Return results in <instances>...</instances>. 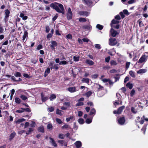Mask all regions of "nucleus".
<instances>
[{"label":"nucleus","instance_id":"nucleus-26","mask_svg":"<svg viewBox=\"0 0 148 148\" xmlns=\"http://www.w3.org/2000/svg\"><path fill=\"white\" fill-rule=\"evenodd\" d=\"M119 23V21L113 19L112 21L111 25H113V24H118Z\"/></svg>","mask_w":148,"mask_h":148},{"label":"nucleus","instance_id":"nucleus-5","mask_svg":"<svg viewBox=\"0 0 148 148\" xmlns=\"http://www.w3.org/2000/svg\"><path fill=\"white\" fill-rule=\"evenodd\" d=\"M110 33L111 35L114 37H115L118 33L115 30L112 28L110 30Z\"/></svg>","mask_w":148,"mask_h":148},{"label":"nucleus","instance_id":"nucleus-59","mask_svg":"<svg viewBox=\"0 0 148 148\" xmlns=\"http://www.w3.org/2000/svg\"><path fill=\"white\" fill-rule=\"evenodd\" d=\"M95 46L96 48L98 49H99L101 48V47L99 44H96L95 45Z\"/></svg>","mask_w":148,"mask_h":148},{"label":"nucleus","instance_id":"nucleus-6","mask_svg":"<svg viewBox=\"0 0 148 148\" xmlns=\"http://www.w3.org/2000/svg\"><path fill=\"white\" fill-rule=\"evenodd\" d=\"M51 45H50V46L52 50H54L55 49V47L57 45V44L55 41H52L51 42Z\"/></svg>","mask_w":148,"mask_h":148},{"label":"nucleus","instance_id":"nucleus-40","mask_svg":"<svg viewBox=\"0 0 148 148\" xmlns=\"http://www.w3.org/2000/svg\"><path fill=\"white\" fill-rule=\"evenodd\" d=\"M123 13L126 15L127 16H128L130 14V13L129 12L128 10H124L123 11Z\"/></svg>","mask_w":148,"mask_h":148},{"label":"nucleus","instance_id":"nucleus-38","mask_svg":"<svg viewBox=\"0 0 148 148\" xmlns=\"http://www.w3.org/2000/svg\"><path fill=\"white\" fill-rule=\"evenodd\" d=\"M92 92L90 91L88 92L85 94V95L87 97H89L92 94Z\"/></svg>","mask_w":148,"mask_h":148},{"label":"nucleus","instance_id":"nucleus-48","mask_svg":"<svg viewBox=\"0 0 148 148\" xmlns=\"http://www.w3.org/2000/svg\"><path fill=\"white\" fill-rule=\"evenodd\" d=\"M79 21L80 22H84L86 21V20L84 18H81L79 19Z\"/></svg>","mask_w":148,"mask_h":148},{"label":"nucleus","instance_id":"nucleus-45","mask_svg":"<svg viewBox=\"0 0 148 148\" xmlns=\"http://www.w3.org/2000/svg\"><path fill=\"white\" fill-rule=\"evenodd\" d=\"M65 137L64 135L62 134H60L59 135V138L60 139H63Z\"/></svg>","mask_w":148,"mask_h":148},{"label":"nucleus","instance_id":"nucleus-62","mask_svg":"<svg viewBox=\"0 0 148 148\" xmlns=\"http://www.w3.org/2000/svg\"><path fill=\"white\" fill-rule=\"evenodd\" d=\"M84 105V103L82 102H79L76 104L77 106H81Z\"/></svg>","mask_w":148,"mask_h":148},{"label":"nucleus","instance_id":"nucleus-23","mask_svg":"<svg viewBox=\"0 0 148 148\" xmlns=\"http://www.w3.org/2000/svg\"><path fill=\"white\" fill-rule=\"evenodd\" d=\"M82 81L83 82L88 83L89 82V79L87 78H84L82 79Z\"/></svg>","mask_w":148,"mask_h":148},{"label":"nucleus","instance_id":"nucleus-14","mask_svg":"<svg viewBox=\"0 0 148 148\" xmlns=\"http://www.w3.org/2000/svg\"><path fill=\"white\" fill-rule=\"evenodd\" d=\"M19 16L22 18L23 20H26L27 19L28 17L27 16L25 15L22 13H21L20 14Z\"/></svg>","mask_w":148,"mask_h":148},{"label":"nucleus","instance_id":"nucleus-11","mask_svg":"<svg viewBox=\"0 0 148 148\" xmlns=\"http://www.w3.org/2000/svg\"><path fill=\"white\" fill-rule=\"evenodd\" d=\"M85 63L90 66L93 65L94 64V62L91 60L87 59L85 61Z\"/></svg>","mask_w":148,"mask_h":148},{"label":"nucleus","instance_id":"nucleus-28","mask_svg":"<svg viewBox=\"0 0 148 148\" xmlns=\"http://www.w3.org/2000/svg\"><path fill=\"white\" fill-rule=\"evenodd\" d=\"M63 106H65L67 108L70 106V102H65L63 103Z\"/></svg>","mask_w":148,"mask_h":148},{"label":"nucleus","instance_id":"nucleus-29","mask_svg":"<svg viewBox=\"0 0 148 148\" xmlns=\"http://www.w3.org/2000/svg\"><path fill=\"white\" fill-rule=\"evenodd\" d=\"M91 26L89 25H84L83 26L82 28L84 29H90Z\"/></svg>","mask_w":148,"mask_h":148},{"label":"nucleus","instance_id":"nucleus-63","mask_svg":"<svg viewBox=\"0 0 148 148\" xmlns=\"http://www.w3.org/2000/svg\"><path fill=\"white\" fill-rule=\"evenodd\" d=\"M82 41L84 42H88L89 41V40L87 38H84L82 39Z\"/></svg>","mask_w":148,"mask_h":148},{"label":"nucleus","instance_id":"nucleus-33","mask_svg":"<svg viewBox=\"0 0 148 148\" xmlns=\"http://www.w3.org/2000/svg\"><path fill=\"white\" fill-rule=\"evenodd\" d=\"M56 98V96L54 94H52L51 95L50 97V99L51 101L53 100L54 99Z\"/></svg>","mask_w":148,"mask_h":148},{"label":"nucleus","instance_id":"nucleus-19","mask_svg":"<svg viewBox=\"0 0 148 148\" xmlns=\"http://www.w3.org/2000/svg\"><path fill=\"white\" fill-rule=\"evenodd\" d=\"M25 121V119L23 118H21L18 119L15 121V122L16 123H19L24 121Z\"/></svg>","mask_w":148,"mask_h":148},{"label":"nucleus","instance_id":"nucleus-60","mask_svg":"<svg viewBox=\"0 0 148 148\" xmlns=\"http://www.w3.org/2000/svg\"><path fill=\"white\" fill-rule=\"evenodd\" d=\"M56 121L59 124H61L62 123L61 120L59 119L56 118Z\"/></svg>","mask_w":148,"mask_h":148},{"label":"nucleus","instance_id":"nucleus-54","mask_svg":"<svg viewBox=\"0 0 148 148\" xmlns=\"http://www.w3.org/2000/svg\"><path fill=\"white\" fill-rule=\"evenodd\" d=\"M29 130L28 131V132H26V134L27 135L30 134L31 133V132L33 131V130L32 129L30 128H29Z\"/></svg>","mask_w":148,"mask_h":148},{"label":"nucleus","instance_id":"nucleus-24","mask_svg":"<svg viewBox=\"0 0 148 148\" xmlns=\"http://www.w3.org/2000/svg\"><path fill=\"white\" fill-rule=\"evenodd\" d=\"M126 86L128 88L130 89H131L132 88L133 86V85L132 84L129 82L127 84Z\"/></svg>","mask_w":148,"mask_h":148},{"label":"nucleus","instance_id":"nucleus-36","mask_svg":"<svg viewBox=\"0 0 148 148\" xmlns=\"http://www.w3.org/2000/svg\"><path fill=\"white\" fill-rule=\"evenodd\" d=\"M66 38L68 39H70L71 40L72 39V35L70 34H68L66 36Z\"/></svg>","mask_w":148,"mask_h":148},{"label":"nucleus","instance_id":"nucleus-2","mask_svg":"<svg viewBox=\"0 0 148 148\" xmlns=\"http://www.w3.org/2000/svg\"><path fill=\"white\" fill-rule=\"evenodd\" d=\"M117 43V41L115 38H110L109 40V43L110 45L114 46L116 45Z\"/></svg>","mask_w":148,"mask_h":148},{"label":"nucleus","instance_id":"nucleus-17","mask_svg":"<svg viewBox=\"0 0 148 148\" xmlns=\"http://www.w3.org/2000/svg\"><path fill=\"white\" fill-rule=\"evenodd\" d=\"M41 97L42 100L43 101H46L48 99V97H45L44 96V95L43 93L41 94Z\"/></svg>","mask_w":148,"mask_h":148},{"label":"nucleus","instance_id":"nucleus-53","mask_svg":"<svg viewBox=\"0 0 148 148\" xmlns=\"http://www.w3.org/2000/svg\"><path fill=\"white\" fill-rule=\"evenodd\" d=\"M136 1V0H130L128 1V3L129 4H131L135 3Z\"/></svg>","mask_w":148,"mask_h":148},{"label":"nucleus","instance_id":"nucleus-47","mask_svg":"<svg viewBox=\"0 0 148 148\" xmlns=\"http://www.w3.org/2000/svg\"><path fill=\"white\" fill-rule=\"evenodd\" d=\"M130 64V62H127L126 63L125 67L127 69L129 68Z\"/></svg>","mask_w":148,"mask_h":148},{"label":"nucleus","instance_id":"nucleus-21","mask_svg":"<svg viewBox=\"0 0 148 148\" xmlns=\"http://www.w3.org/2000/svg\"><path fill=\"white\" fill-rule=\"evenodd\" d=\"M63 111H62L58 109H57L56 111V114L60 115H62L63 114Z\"/></svg>","mask_w":148,"mask_h":148},{"label":"nucleus","instance_id":"nucleus-64","mask_svg":"<svg viewBox=\"0 0 148 148\" xmlns=\"http://www.w3.org/2000/svg\"><path fill=\"white\" fill-rule=\"evenodd\" d=\"M119 14H120V15L121 16L122 18H123L125 17V16L124 14L123 13V12H120Z\"/></svg>","mask_w":148,"mask_h":148},{"label":"nucleus","instance_id":"nucleus-3","mask_svg":"<svg viewBox=\"0 0 148 148\" xmlns=\"http://www.w3.org/2000/svg\"><path fill=\"white\" fill-rule=\"evenodd\" d=\"M125 106H122L120 107L118 109L117 111L114 110L113 112L114 114H121L122 110L125 108Z\"/></svg>","mask_w":148,"mask_h":148},{"label":"nucleus","instance_id":"nucleus-22","mask_svg":"<svg viewBox=\"0 0 148 148\" xmlns=\"http://www.w3.org/2000/svg\"><path fill=\"white\" fill-rule=\"evenodd\" d=\"M95 85L96 87L99 90H102L103 89V87L101 86L100 85L96 84Z\"/></svg>","mask_w":148,"mask_h":148},{"label":"nucleus","instance_id":"nucleus-44","mask_svg":"<svg viewBox=\"0 0 148 148\" xmlns=\"http://www.w3.org/2000/svg\"><path fill=\"white\" fill-rule=\"evenodd\" d=\"M21 98L23 100H25L27 99L26 97L23 95H22L20 96Z\"/></svg>","mask_w":148,"mask_h":148},{"label":"nucleus","instance_id":"nucleus-61","mask_svg":"<svg viewBox=\"0 0 148 148\" xmlns=\"http://www.w3.org/2000/svg\"><path fill=\"white\" fill-rule=\"evenodd\" d=\"M131 111L133 113H136V110L133 107H132L131 108Z\"/></svg>","mask_w":148,"mask_h":148},{"label":"nucleus","instance_id":"nucleus-56","mask_svg":"<svg viewBox=\"0 0 148 148\" xmlns=\"http://www.w3.org/2000/svg\"><path fill=\"white\" fill-rule=\"evenodd\" d=\"M48 110L50 112H52L54 110V108L53 107H51L48 108Z\"/></svg>","mask_w":148,"mask_h":148},{"label":"nucleus","instance_id":"nucleus-10","mask_svg":"<svg viewBox=\"0 0 148 148\" xmlns=\"http://www.w3.org/2000/svg\"><path fill=\"white\" fill-rule=\"evenodd\" d=\"M75 145L77 148H79L82 145L81 142L79 141H76L75 143Z\"/></svg>","mask_w":148,"mask_h":148},{"label":"nucleus","instance_id":"nucleus-39","mask_svg":"<svg viewBox=\"0 0 148 148\" xmlns=\"http://www.w3.org/2000/svg\"><path fill=\"white\" fill-rule=\"evenodd\" d=\"M92 121V118L87 119L86 121V122L87 124L90 123Z\"/></svg>","mask_w":148,"mask_h":148},{"label":"nucleus","instance_id":"nucleus-7","mask_svg":"<svg viewBox=\"0 0 148 148\" xmlns=\"http://www.w3.org/2000/svg\"><path fill=\"white\" fill-rule=\"evenodd\" d=\"M119 124L123 125L124 124L125 122V120L124 117L120 118L118 120Z\"/></svg>","mask_w":148,"mask_h":148},{"label":"nucleus","instance_id":"nucleus-20","mask_svg":"<svg viewBox=\"0 0 148 148\" xmlns=\"http://www.w3.org/2000/svg\"><path fill=\"white\" fill-rule=\"evenodd\" d=\"M38 131L43 133L44 132V127L42 126L39 127L38 128Z\"/></svg>","mask_w":148,"mask_h":148},{"label":"nucleus","instance_id":"nucleus-37","mask_svg":"<svg viewBox=\"0 0 148 148\" xmlns=\"http://www.w3.org/2000/svg\"><path fill=\"white\" fill-rule=\"evenodd\" d=\"M78 121L80 124H83L84 123V121L82 119H79L78 120Z\"/></svg>","mask_w":148,"mask_h":148},{"label":"nucleus","instance_id":"nucleus-49","mask_svg":"<svg viewBox=\"0 0 148 148\" xmlns=\"http://www.w3.org/2000/svg\"><path fill=\"white\" fill-rule=\"evenodd\" d=\"M16 134L15 132H13L12 133L10 136V138L11 139H12L15 136Z\"/></svg>","mask_w":148,"mask_h":148},{"label":"nucleus","instance_id":"nucleus-46","mask_svg":"<svg viewBox=\"0 0 148 148\" xmlns=\"http://www.w3.org/2000/svg\"><path fill=\"white\" fill-rule=\"evenodd\" d=\"M24 109L22 108L21 109L16 110V112L18 113H22L24 112Z\"/></svg>","mask_w":148,"mask_h":148},{"label":"nucleus","instance_id":"nucleus-55","mask_svg":"<svg viewBox=\"0 0 148 148\" xmlns=\"http://www.w3.org/2000/svg\"><path fill=\"white\" fill-rule=\"evenodd\" d=\"M36 124L34 122L32 121L30 124V126L32 127H34L35 126Z\"/></svg>","mask_w":148,"mask_h":148},{"label":"nucleus","instance_id":"nucleus-43","mask_svg":"<svg viewBox=\"0 0 148 148\" xmlns=\"http://www.w3.org/2000/svg\"><path fill=\"white\" fill-rule=\"evenodd\" d=\"M96 27L101 30L103 29V26L99 24H97L96 26Z\"/></svg>","mask_w":148,"mask_h":148},{"label":"nucleus","instance_id":"nucleus-32","mask_svg":"<svg viewBox=\"0 0 148 148\" xmlns=\"http://www.w3.org/2000/svg\"><path fill=\"white\" fill-rule=\"evenodd\" d=\"M74 117L73 116H70L69 117L67 118L66 119V121L67 122H68L69 121L72 120L74 119Z\"/></svg>","mask_w":148,"mask_h":148},{"label":"nucleus","instance_id":"nucleus-31","mask_svg":"<svg viewBox=\"0 0 148 148\" xmlns=\"http://www.w3.org/2000/svg\"><path fill=\"white\" fill-rule=\"evenodd\" d=\"M47 128L49 130H51L53 128L52 125L51 123H49L47 125Z\"/></svg>","mask_w":148,"mask_h":148},{"label":"nucleus","instance_id":"nucleus-9","mask_svg":"<svg viewBox=\"0 0 148 148\" xmlns=\"http://www.w3.org/2000/svg\"><path fill=\"white\" fill-rule=\"evenodd\" d=\"M49 139L50 140V143L54 147H57V145L53 139L51 137L49 138Z\"/></svg>","mask_w":148,"mask_h":148},{"label":"nucleus","instance_id":"nucleus-42","mask_svg":"<svg viewBox=\"0 0 148 148\" xmlns=\"http://www.w3.org/2000/svg\"><path fill=\"white\" fill-rule=\"evenodd\" d=\"M67 63V62L66 61H62L60 62L59 64L60 65H61L66 64Z\"/></svg>","mask_w":148,"mask_h":148},{"label":"nucleus","instance_id":"nucleus-13","mask_svg":"<svg viewBox=\"0 0 148 148\" xmlns=\"http://www.w3.org/2000/svg\"><path fill=\"white\" fill-rule=\"evenodd\" d=\"M80 15L86 16H87L89 15V13L86 12L81 11L79 13Z\"/></svg>","mask_w":148,"mask_h":148},{"label":"nucleus","instance_id":"nucleus-8","mask_svg":"<svg viewBox=\"0 0 148 148\" xmlns=\"http://www.w3.org/2000/svg\"><path fill=\"white\" fill-rule=\"evenodd\" d=\"M67 90L71 93L75 92L78 90H77L75 87H70L67 89Z\"/></svg>","mask_w":148,"mask_h":148},{"label":"nucleus","instance_id":"nucleus-16","mask_svg":"<svg viewBox=\"0 0 148 148\" xmlns=\"http://www.w3.org/2000/svg\"><path fill=\"white\" fill-rule=\"evenodd\" d=\"M57 4H58V6L59 7V8L61 12V13H63V10H64V8L63 5L60 3H57Z\"/></svg>","mask_w":148,"mask_h":148},{"label":"nucleus","instance_id":"nucleus-57","mask_svg":"<svg viewBox=\"0 0 148 148\" xmlns=\"http://www.w3.org/2000/svg\"><path fill=\"white\" fill-rule=\"evenodd\" d=\"M10 13V11L8 10H5V16H9V15Z\"/></svg>","mask_w":148,"mask_h":148},{"label":"nucleus","instance_id":"nucleus-18","mask_svg":"<svg viewBox=\"0 0 148 148\" xmlns=\"http://www.w3.org/2000/svg\"><path fill=\"white\" fill-rule=\"evenodd\" d=\"M95 113L96 110L94 108H93L91 110L89 115H94L95 114Z\"/></svg>","mask_w":148,"mask_h":148},{"label":"nucleus","instance_id":"nucleus-1","mask_svg":"<svg viewBox=\"0 0 148 148\" xmlns=\"http://www.w3.org/2000/svg\"><path fill=\"white\" fill-rule=\"evenodd\" d=\"M148 57V53L147 52L145 53L139 59L138 62L139 63H142L146 62L147 59Z\"/></svg>","mask_w":148,"mask_h":148},{"label":"nucleus","instance_id":"nucleus-30","mask_svg":"<svg viewBox=\"0 0 148 148\" xmlns=\"http://www.w3.org/2000/svg\"><path fill=\"white\" fill-rule=\"evenodd\" d=\"M15 102L17 103H20L21 102V100L20 98L18 97H16L15 99Z\"/></svg>","mask_w":148,"mask_h":148},{"label":"nucleus","instance_id":"nucleus-25","mask_svg":"<svg viewBox=\"0 0 148 148\" xmlns=\"http://www.w3.org/2000/svg\"><path fill=\"white\" fill-rule=\"evenodd\" d=\"M50 69L49 68H47L45 71V76H47L48 74L50 72Z\"/></svg>","mask_w":148,"mask_h":148},{"label":"nucleus","instance_id":"nucleus-15","mask_svg":"<svg viewBox=\"0 0 148 148\" xmlns=\"http://www.w3.org/2000/svg\"><path fill=\"white\" fill-rule=\"evenodd\" d=\"M144 120L147 121H148V118H146L144 116H143V117L141 118V121H140V123L141 124H142L144 123Z\"/></svg>","mask_w":148,"mask_h":148},{"label":"nucleus","instance_id":"nucleus-51","mask_svg":"<svg viewBox=\"0 0 148 148\" xmlns=\"http://www.w3.org/2000/svg\"><path fill=\"white\" fill-rule=\"evenodd\" d=\"M14 75L16 77H19L21 76V74L20 73L17 72L14 74Z\"/></svg>","mask_w":148,"mask_h":148},{"label":"nucleus","instance_id":"nucleus-12","mask_svg":"<svg viewBox=\"0 0 148 148\" xmlns=\"http://www.w3.org/2000/svg\"><path fill=\"white\" fill-rule=\"evenodd\" d=\"M147 71V70L145 69H141L138 71H137V73L138 74L144 73H146Z\"/></svg>","mask_w":148,"mask_h":148},{"label":"nucleus","instance_id":"nucleus-35","mask_svg":"<svg viewBox=\"0 0 148 148\" xmlns=\"http://www.w3.org/2000/svg\"><path fill=\"white\" fill-rule=\"evenodd\" d=\"M27 35L28 33L26 31H25L23 37V40H24L26 38L27 36Z\"/></svg>","mask_w":148,"mask_h":148},{"label":"nucleus","instance_id":"nucleus-4","mask_svg":"<svg viewBox=\"0 0 148 148\" xmlns=\"http://www.w3.org/2000/svg\"><path fill=\"white\" fill-rule=\"evenodd\" d=\"M67 18L69 20L71 19L72 18V13L70 8L68 9V13L67 14Z\"/></svg>","mask_w":148,"mask_h":148},{"label":"nucleus","instance_id":"nucleus-52","mask_svg":"<svg viewBox=\"0 0 148 148\" xmlns=\"http://www.w3.org/2000/svg\"><path fill=\"white\" fill-rule=\"evenodd\" d=\"M73 59L75 61H78L79 60V56L76 57L74 56L73 57Z\"/></svg>","mask_w":148,"mask_h":148},{"label":"nucleus","instance_id":"nucleus-50","mask_svg":"<svg viewBox=\"0 0 148 148\" xmlns=\"http://www.w3.org/2000/svg\"><path fill=\"white\" fill-rule=\"evenodd\" d=\"M135 91L134 89L132 90L130 92V96L131 97H132L135 94Z\"/></svg>","mask_w":148,"mask_h":148},{"label":"nucleus","instance_id":"nucleus-27","mask_svg":"<svg viewBox=\"0 0 148 148\" xmlns=\"http://www.w3.org/2000/svg\"><path fill=\"white\" fill-rule=\"evenodd\" d=\"M110 63L112 66H115L117 64L116 62L114 60H111L110 61Z\"/></svg>","mask_w":148,"mask_h":148},{"label":"nucleus","instance_id":"nucleus-58","mask_svg":"<svg viewBox=\"0 0 148 148\" xmlns=\"http://www.w3.org/2000/svg\"><path fill=\"white\" fill-rule=\"evenodd\" d=\"M98 76V75L97 74H94L91 75L92 78L94 79H96Z\"/></svg>","mask_w":148,"mask_h":148},{"label":"nucleus","instance_id":"nucleus-34","mask_svg":"<svg viewBox=\"0 0 148 148\" xmlns=\"http://www.w3.org/2000/svg\"><path fill=\"white\" fill-rule=\"evenodd\" d=\"M129 74L132 77H135L134 73L132 71H129Z\"/></svg>","mask_w":148,"mask_h":148},{"label":"nucleus","instance_id":"nucleus-41","mask_svg":"<svg viewBox=\"0 0 148 148\" xmlns=\"http://www.w3.org/2000/svg\"><path fill=\"white\" fill-rule=\"evenodd\" d=\"M55 9L58 12L60 13H61V12L58 6H56V7L55 8Z\"/></svg>","mask_w":148,"mask_h":148}]
</instances>
